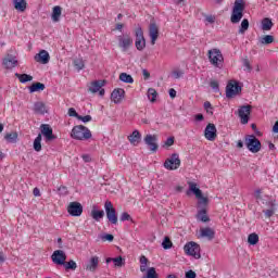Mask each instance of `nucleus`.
I'll list each match as a JSON object with an SVG mask.
<instances>
[{"label": "nucleus", "mask_w": 278, "mask_h": 278, "mask_svg": "<svg viewBox=\"0 0 278 278\" xmlns=\"http://www.w3.org/2000/svg\"><path fill=\"white\" fill-rule=\"evenodd\" d=\"M71 137L74 140H90L92 138V132L90 129L84 125L74 126L71 132Z\"/></svg>", "instance_id": "nucleus-1"}, {"label": "nucleus", "mask_w": 278, "mask_h": 278, "mask_svg": "<svg viewBox=\"0 0 278 278\" xmlns=\"http://www.w3.org/2000/svg\"><path fill=\"white\" fill-rule=\"evenodd\" d=\"M244 16V1L243 0H236L235 5L232 8V13L230 16V22L232 25H238L242 17Z\"/></svg>", "instance_id": "nucleus-2"}, {"label": "nucleus", "mask_w": 278, "mask_h": 278, "mask_svg": "<svg viewBox=\"0 0 278 278\" xmlns=\"http://www.w3.org/2000/svg\"><path fill=\"white\" fill-rule=\"evenodd\" d=\"M208 61L215 68H223L225 64V56H223V52L219 49H211L208 50Z\"/></svg>", "instance_id": "nucleus-3"}, {"label": "nucleus", "mask_w": 278, "mask_h": 278, "mask_svg": "<svg viewBox=\"0 0 278 278\" xmlns=\"http://www.w3.org/2000/svg\"><path fill=\"white\" fill-rule=\"evenodd\" d=\"M245 147L251 153H260L262 151V142L255 135L245 136Z\"/></svg>", "instance_id": "nucleus-4"}, {"label": "nucleus", "mask_w": 278, "mask_h": 278, "mask_svg": "<svg viewBox=\"0 0 278 278\" xmlns=\"http://www.w3.org/2000/svg\"><path fill=\"white\" fill-rule=\"evenodd\" d=\"M104 210L109 223H111V225H118V216L116 215V208H114V204H112L110 200L105 201Z\"/></svg>", "instance_id": "nucleus-5"}, {"label": "nucleus", "mask_w": 278, "mask_h": 278, "mask_svg": "<svg viewBox=\"0 0 278 278\" xmlns=\"http://www.w3.org/2000/svg\"><path fill=\"white\" fill-rule=\"evenodd\" d=\"M193 192V194L199 199L200 205H207L208 199L203 197V191L201 189L197 188V184L189 182V190L186 192L188 197H190V193Z\"/></svg>", "instance_id": "nucleus-6"}, {"label": "nucleus", "mask_w": 278, "mask_h": 278, "mask_svg": "<svg viewBox=\"0 0 278 278\" xmlns=\"http://www.w3.org/2000/svg\"><path fill=\"white\" fill-rule=\"evenodd\" d=\"M181 166V159H179V154L173 153L170 157L166 159L164 162V168L167 170H177Z\"/></svg>", "instance_id": "nucleus-7"}, {"label": "nucleus", "mask_w": 278, "mask_h": 278, "mask_svg": "<svg viewBox=\"0 0 278 278\" xmlns=\"http://www.w3.org/2000/svg\"><path fill=\"white\" fill-rule=\"evenodd\" d=\"M185 253L191 255L194 260H201V247L197 242H189L184 247Z\"/></svg>", "instance_id": "nucleus-8"}, {"label": "nucleus", "mask_w": 278, "mask_h": 278, "mask_svg": "<svg viewBox=\"0 0 278 278\" xmlns=\"http://www.w3.org/2000/svg\"><path fill=\"white\" fill-rule=\"evenodd\" d=\"M135 47L138 51H143V49L147 47V40L144 39V31H142V27L138 26L135 29Z\"/></svg>", "instance_id": "nucleus-9"}, {"label": "nucleus", "mask_w": 278, "mask_h": 278, "mask_svg": "<svg viewBox=\"0 0 278 278\" xmlns=\"http://www.w3.org/2000/svg\"><path fill=\"white\" fill-rule=\"evenodd\" d=\"M251 110L253 106L251 104L242 105L238 110L239 118H241V124L247 125L249 123V116H251Z\"/></svg>", "instance_id": "nucleus-10"}, {"label": "nucleus", "mask_w": 278, "mask_h": 278, "mask_svg": "<svg viewBox=\"0 0 278 278\" xmlns=\"http://www.w3.org/2000/svg\"><path fill=\"white\" fill-rule=\"evenodd\" d=\"M143 142L149 147V150L152 151V153L157 152L159 144H157V135H146L143 138Z\"/></svg>", "instance_id": "nucleus-11"}, {"label": "nucleus", "mask_w": 278, "mask_h": 278, "mask_svg": "<svg viewBox=\"0 0 278 278\" xmlns=\"http://www.w3.org/2000/svg\"><path fill=\"white\" fill-rule=\"evenodd\" d=\"M242 92V87L238 83H228L226 86V97L227 99H231L236 97V94H240Z\"/></svg>", "instance_id": "nucleus-12"}, {"label": "nucleus", "mask_w": 278, "mask_h": 278, "mask_svg": "<svg viewBox=\"0 0 278 278\" xmlns=\"http://www.w3.org/2000/svg\"><path fill=\"white\" fill-rule=\"evenodd\" d=\"M217 132L218 130L216 129V125L210 123L205 129H204V137L206 138V140H208L210 142H214V140H216L217 138Z\"/></svg>", "instance_id": "nucleus-13"}, {"label": "nucleus", "mask_w": 278, "mask_h": 278, "mask_svg": "<svg viewBox=\"0 0 278 278\" xmlns=\"http://www.w3.org/2000/svg\"><path fill=\"white\" fill-rule=\"evenodd\" d=\"M70 216H81L84 214V206L79 202H71L67 206Z\"/></svg>", "instance_id": "nucleus-14"}, {"label": "nucleus", "mask_w": 278, "mask_h": 278, "mask_svg": "<svg viewBox=\"0 0 278 278\" xmlns=\"http://www.w3.org/2000/svg\"><path fill=\"white\" fill-rule=\"evenodd\" d=\"M118 40V47L122 49V51H127L131 45H134V39L129 35H122L117 37Z\"/></svg>", "instance_id": "nucleus-15"}, {"label": "nucleus", "mask_w": 278, "mask_h": 278, "mask_svg": "<svg viewBox=\"0 0 278 278\" xmlns=\"http://www.w3.org/2000/svg\"><path fill=\"white\" fill-rule=\"evenodd\" d=\"M51 260L53 264H58V266H64V263L66 262V253L62 250H56L53 252Z\"/></svg>", "instance_id": "nucleus-16"}, {"label": "nucleus", "mask_w": 278, "mask_h": 278, "mask_svg": "<svg viewBox=\"0 0 278 278\" xmlns=\"http://www.w3.org/2000/svg\"><path fill=\"white\" fill-rule=\"evenodd\" d=\"M41 134L46 138L47 142L55 140V135H53V128L49 124H41Z\"/></svg>", "instance_id": "nucleus-17"}, {"label": "nucleus", "mask_w": 278, "mask_h": 278, "mask_svg": "<svg viewBox=\"0 0 278 278\" xmlns=\"http://www.w3.org/2000/svg\"><path fill=\"white\" fill-rule=\"evenodd\" d=\"M149 36L151 38V45H155L157 38H160V28L155 22H151L149 26Z\"/></svg>", "instance_id": "nucleus-18"}, {"label": "nucleus", "mask_w": 278, "mask_h": 278, "mask_svg": "<svg viewBox=\"0 0 278 278\" xmlns=\"http://www.w3.org/2000/svg\"><path fill=\"white\" fill-rule=\"evenodd\" d=\"M125 99V89H114L111 93V101H113V103H123V100Z\"/></svg>", "instance_id": "nucleus-19"}, {"label": "nucleus", "mask_w": 278, "mask_h": 278, "mask_svg": "<svg viewBox=\"0 0 278 278\" xmlns=\"http://www.w3.org/2000/svg\"><path fill=\"white\" fill-rule=\"evenodd\" d=\"M18 64V60H16V56L12 55V54H8L3 61H2V65L4 66V68L10 70V68H16Z\"/></svg>", "instance_id": "nucleus-20"}, {"label": "nucleus", "mask_w": 278, "mask_h": 278, "mask_svg": "<svg viewBox=\"0 0 278 278\" xmlns=\"http://www.w3.org/2000/svg\"><path fill=\"white\" fill-rule=\"evenodd\" d=\"M49 60H51V56L47 50H41L35 55V62H39V64H49Z\"/></svg>", "instance_id": "nucleus-21"}, {"label": "nucleus", "mask_w": 278, "mask_h": 278, "mask_svg": "<svg viewBox=\"0 0 278 278\" xmlns=\"http://www.w3.org/2000/svg\"><path fill=\"white\" fill-rule=\"evenodd\" d=\"M105 86V80H94L88 86V92L97 94Z\"/></svg>", "instance_id": "nucleus-22"}, {"label": "nucleus", "mask_w": 278, "mask_h": 278, "mask_svg": "<svg viewBox=\"0 0 278 278\" xmlns=\"http://www.w3.org/2000/svg\"><path fill=\"white\" fill-rule=\"evenodd\" d=\"M97 268H99V256H92L87 263L85 269L89 273H97Z\"/></svg>", "instance_id": "nucleus-23"}, {"label": "nucleus", "mask_w": 278, "mask_h": 278, "mask_svg": "<svg viewBox=\"0 0 278 278\" xmlns=\"http://www.w3.org/2000/svg\"><path fill=\"white\" fill-rule=\"evenodd\" d=\"M128 140L130 144L138 147V144H140V140H142V135L139 130H134L132 134L128 136Z\"/></svg>", "instance_id": "nucleus-24"}, {"label": "nucleus", "mask_w": 278, "mask_h": 278, "mask_svg": "<svg viewBox=\"0 0 278 278\" xmlns=\"http://www.w3.org/2000/svg\"><path fill=\"white\" fill-rule=\"evenodd\" d=\"M200 236L202 238H207V240H214V236H216V232L214 231V229L206 227L200 229Z\"/></svg>", "instance_id": "nucleus-25"}, {"label": "nucleus", "mask_w": 278, "mask_h": 278, "mask_svg": "<svg viewBox=\"0 0 278 278\" xmlns=\"http://www.w3.org/2000/svg\"><path fill=\"white\" fill-rule=\"evenodd\" d=\"M274 25L275 24L273 23V20H270L269 17H265L261 22V29L263 31H270Z\"/></svg>", "instance_id": "nucleus-26"}, {"label": "nucleus", "mask_w": 278, "mask_h": 278, "mask_svg": "<svg viewBox=\"0 0 278 278\" xmlns=\"http://www.w3.org/2000/svg\"><path fill=\"white\" fill-rule=\"evenodd\" d=\"M34 112L35 114H47V105L45 104V102H35Z\"/></svg>", "instance_id": "nucleus-27"}, {"label": "nucleus", "mask_w": 278, "mask_h": 278, "mask_svg": "<svg viewBox=\"0 0 278 278\" xmlns=\"http://www.w3.org/2000/svg\"><path fill=\"white\" fill-rule=\"evenodd\" d=\"M60 16H62V7L55 5L52 9V15H51L53 23H60Z\"/></svg>", "instance_id": "nucleus-28"}, {"label": "nucleus", "mask_w": 278, "mask_h": 278, "mask_svg": "<svg viewBox=\"0 0 278 278\" xmlns=\"http://www.w3.org/2000/svg\"><path fill=\"white\" fill-rule=\"evenodd\" d=\"M268 205V210L263 211L266 218H270L271 216H275V207H277V204L275 203V201H269L267 202Z\"/></svg>", "instance_id": "nucleus-29"}, {"label": "nucleus", "mask_w": 278, "mask_h": 278, "mask_svg": "<svg viewBox=\"0 0 278 278\" xmlns=\"http://www.w3.org/2000/svg\"><path fill=\"white\" fill-rule=\"evenodd\" d=\"M103 216H105V212L99 211L97 210V206H93L91 211V217L93 218V220H97V223H99V220H101Z\"/></svg>", "instance_id": "nucleus-30"}, {"label": "nucleus", "mask_w": 278, "mask_h": 278, "mask_svg": "<svg viewBox=\"0 0 278 278\" xmlns=\"http://www.w3.org/2000/svg\"><path fill=\"white\" fill-rule=\"evenodd\" d=\"M15 10L18 12H25L27 10V1L25 0H13Z\"/></svg>", "instance_id": "nucleus-31"}, {"label": "nucleus", "mask_w": 278, "mask_h": 278, "mask_svg": "<svg viewBox=\"0 0 278 278\" xmlns=\"http://www.w3.org/2000/svg\"><path fill=\"white\" fill-rule=\"evenodd\" d=\"M198 220L201 223H210V216H207V210L201 208L197 214Z\"/></svg>", "instance_id": "nucleus-32"}, {"label": "nucleus", "mask_w": 278, "mask_h": 278, "mask_svg": "<svg viewBox=\"0 0 278 278\" xmlns=\"http://www.w3.org/2000/svg\"><path fill=\"white\" fill-rule=\"evenodd\" d=\"M33 147H34L35 151H37V153H40V151H42V134H39L35 138Z\"/></svg>", "instance_id": "nucleus-33"}, {"label": "nucleus", "mask_w": 278, "mask_h": 278, "mask_svg": "<svg viewBox=\"0 0 278 278\" xmlns=\"http://www.w3.org/2000/svg\"><path fill=\"white\" fill-rule=\"evenodd\" d=\"M4 140H7V142L10 144H15V142L18 140V132H8L4 136Z\"/></svg>", "instance_id": "nucleus-34"}, {"label": "nucleus", "mask_w": 278, "mask_h": 278, "mask_svg": "<svg viewBox=\"0 0 278 278\" xmlns=\"http://www.w3.org/2000/svg\"><path fill=\"white\" fill-rule=\"evenodd\" d=\"M15 77H17V79H20L21 84H27V81H33L34 80V76L28 75V74L15 73Z\"/></svg>", "instance_id": "nucleus-35"}, {"label": "nucleus", "mask_w": 278, "mask_h": 278, "mask_svg": "<svg viewBox=\"0 0 278 278\" xmlns=\"http://www.w3.org/2000/svg\"><path fill=\"white\" fill-rule=\"evenodd\" d=\"M42 90H45V84L42 83H35L29 87V92L34 93V92H42Z\"/></svg>", "instance_id": "nucleus-36"}, {"label": "nucleus", "mask_w": 278, "mask_h": 278, "mask_svg": "<svg viewBox=\"0 0 278 278\" xmlns=\"http://www.w3.org/2000/svg\"><path fill=\"white\" fill-rule=\"evenodd\" d=\"M261 45H273L275 42V37L273 35H265L258 39Z\"/></svg>", "instance_id": "nucleus-37"}, {"label": "nucleus", "mask_w": 278, "mask_h": 278, "mask_svg": "<svg viewBox=\"0 0 278 278\" xmlns=\"http://www.w3.org/2000/svg\"><path fill=\"white\" fill-rule=\"evenodd\" d=\"M248 242L252 247H255V244H257L260 242V236H257V233H255V232L250 233L248 236Z\"/></svg>", "instance_id": "nucleus-38"}, {"label": "nucleus", "mask_w": 278, "mask_h": 278, "mask_svg": "<svg viewBox=\"0 0 278 278\" xmlns=\"http://www.w3.org/2000/svg\"><path fill=\"white\" fill-rule=\"evenodd\" d=\"M119 81H123L124 84H134V77L127 73L119 74Z\"/></svg>", "instance_id": "nucleus-39"}, {"label": "nucleus", "mask_w": 278, "mask_h": 278, "mask_svg": "<svg viewBox=\"0 0 278 278\" xmlns=\"http://www.w3.org/2000/svg\"><path fill=\"white\" fill-rule=\"evenodd\" d=\"M140 271L141 273H147L148 264H149V258L147 256L142 255L140 256Z\"/></svg>", "instance_id": "nucleus-40"}, {"label": "nucleus", "mask_w": 278, "mask_h": 278, "mask_svg": "<svg viewBox=\"0 0 278 278\" xmlns=\"http://www.w3.org/2000/svg\"><path fill=\"white\" fill-rule=\"evenodd\" d=\"M148 99L151 103H155L157 99V91L153 88L148 89Z\"/></svg>", "instance_id": "nucleus-41"}, {"label": "nucleus", "mask_w": 278, "mask_h": 278, "mask_svg": "<svg viewBox=\"0 0 278 278\" xmlns=\"http://www.w3.org/2000/svg\"><path fill=\"white\" fill-rule=\"evenodd\" d=\"M65 270H77V263L73 260L63 264Z\"/></svg>", "instance_id": "nucleus-42"}, {"label": "nucleus", "mask_w": 278, "mask_h": 278, "mask_svg": "<svg viewBox=\"0 0 278 278\" xmlns=\"http://www.w3.org/2000/svg\"><path fill=\"white\" fill-rule=\"evenodd\" d=\"M113 263L116 268H122V266H125V260H123V256L114 257Z\"/></svg>", "instance_id": "nucleus-43"}, {"label": "nucleus", "mask_w": 278, "mask_h": 278, "mask_svg": "<svg viewBox=\"0 0 278 278\" xmlns=\"http://www.w3.org/2000/svg\"><path fill=\"white\" fill-rule=\"evenodd\" d=\"M143 278H159L157 271L155 270V267H150V268L147 270L146 277H143Z\"/></svg>", "instance_id": "nucleus-44"}, {"label": "nucleus", "mask_w": 278, "mask_h": 278, "mask_svg": "<svg viewBox=\"0 0 278 278\" xmlns=\"http://www.w3.org/2000/svg\"><path fill=\"white\" fill-rule=\"evenodd\" d=\"M249 29V20L244 18L241 22L239 34H244Z\"/></svg>", "instance_id": "nucleus-45"}, {"label": "nucleus", "mask_w": 278, "mask_h": 278, "mask_svg": "<svg viewBox=\"0 0 278 278\" xmlns=\"http://www.w3.org/2000/svg\"><path fill=\"white\" fill-rule=\"evenodd\" d=\"M162 247L165 250L172 249L173 248V241H170V239L168 237H165L163 242H162Z\"/></svg>", "instance_id": "nucleus-46"}, {"label": "nucleus", "mask_w": 278, "mask_h": 278, "mask_svg": "<svg viewBox=\"0 0 278 278\" xmlns=\"http://www.w3.org/2000/svg\"><path fill=\"white\" fill-rule=\"evenodd\" d=\"M74 66H75V68H77V71H83V68L85 66L84 60H81V59L74 60Z\"/></svg>", "instance_id": "nucleus-47"}, {"label": "nucleus", "mask_w": 278, "mask_h": 278, "mask_svg": "<svg viewBox=\"0 0 278 278\" xmlns=\"http://www.w3.org/2000/svg\"><path fill=\"white\" fill-rule=\"evenodd\" d=\"M119 220H121L122 223H125V220L134 222V218H131V215H129V213L124 212V213H122V215H121V217H119Z\"/></svg>", "instance_id": "nucleus-48"}, {"label": "nucleus", "mask_w": 278, "mask_h": 278, "mask_svg": "<svg viewBox=\"0 0 278 278\" xmlns=\"http://www.w3.org/2000/svg\"><path fill=\"white\" fill-rule=\"evenodd\" d=\"M204 110L207 112V114H214V108H212V103L210 101L204 102Z\"/></svg>", "instance_id": "nucleus-49"}, {"label": "nucleus", "mask_w": 278, "mask_h": 278, "mask_svg": "<svg viewBox=\"0 0 278 278\" xmlns=\"http://www.w3.org/2000/svg\"><path fill=\"white\" fill-rule=\"evenodd\" d=\"M175 144V137H169L164 142L163 147H173Z\"/></svg>", "instance_id": "nucleus-50"}, {"label": "nucleus", "mask_w": 278, "mask_h": 278, "mask_svg": "<svg viewBox=\"0 0 278 278\" xmlns=\"http://www.w3.org/2000/svg\"><path fill=\"white\" fill-rule=\"evenodd\" d=\"M77 121H81L83 123H90V121H92V116H90V115H86V116L78 115Z\"/></svg>", "instance_id": "nucleus-51"}, {"label": "nucleus", "mask_w": 278, "mask_h": 278, "mask_svg": "<svg viewBox=\"0 0 278 278\" xmlns=\"http://www.w3.org/2000/svg\"><path fill=\"white\" fill-rule=\"evenodd\" d=\"M243 66L247 68V71L249 73H251V71H253V67L251 66V62H249V59H243Z\"/></svg>", "instance_id": "nucleus-52"}, {"label": "nucleus", "mask_w": 278, "mask_h": 278, "mask_svg": "<svg viewBox=\"0 0 278 278\" xmlns=\"http://www.w3.org/2000/svg\"><path fill=\"white\" fill-rule=\"evenodd\" d=\"M68 116H73L74 118H77V119L79 118V114L73 108L68 109Z\"/></svg>", "instance_id": "nucleus-53"}, {"label": "nucleus", "mask_w": 278, "mask_h": 278, "mask_svg": "<svg viewBox=\"0 0 278 278\" xmlns=\"http://www.w3.org/2000/svg\"><path fill=\"white\" fill-rule=\"evenodd\" d=\"M210 86H211V88H212L213 90H215V92H218V90H219L218 81L212 80V81L210 83Z\"/></svg>", "instance_id": "nucleus-54"}, {"label": "nucleus", "mask_w": 278, "mask_h": 278, "mask_svg": "<svg viewBox=\"0 0 278 278\" xmlns=\"http://www.w3.org/2000/svg\"><path fill=\"white\" fill-rule=\"evenodd\" d=\"M185 277L186 278H197V273H194V270L190 269V270L186 271Z\"/></svg>", "instance_id": "nucleus-55"}, {"label": "nucleus", "mask_w": 278, "mask_h": 278, "mask_svg": "<svg viewBox=\"0 0 278 278\" xmlns=\"http://www.w3.org/2000/svg\"><path fill=\"white\" fill-rule=\"evenodd\" d=\"M173 76L175 79H179L180 77H184V72L181 71H174Z\"/></svg>", "instance_id": "nucleus-56"}, {"label": "nucleus", "mask_w": 278, "mask_h": 278, "mask_svg": "<svg viewBox=\"0 0 278 278\" xmlns=\"http://www.w3.org/2000/svg\"><path fill=\"white\" fill-rule=\"evenodd\" d=\"M60 194L66 195L68 194V189L64 186L59 187Z\"/></svg>", "instance_id": "nucleus-57"}, {"label": "nucleus", "mask_w": 278, "mask_h": 278, "mask_svg": "<svg viewBox=\"0 0 278 278\" xmlns=\"http://www.w3.org/2000/svg\"><path fill=\"white\" fill-rule=\"evenodd\" d=\"M102 240H108V242H112L114 240V236L106 233L102 237Z\"/></svg>", "instance_id": "nucleus-58"}, {"label": "nucleus", "mask_w": 278, "mask_h": 278, "mask_svg": "<svg viewBox=\"0 0 278 278\" xmlns=\"http://www.w3.org/2000/svg\"><path fill=\"white\" fill-rule=\"evenodd\" d=\"M83 160H84V162H86V163H88V162H92V157H90V155L89 154H83Z\"/></svg>", "instance_id": "nucleus-59"}, {"label": "nucleus", "mask_w": 278, "mask_h": 278, "mask_svg": "<svg viewBox=\"0 0 278 278\" xmlns=\"http://www.w3.org/2000/svg\"><path fill=\"white\" fill-rule=\"evenodd\" d=\"M205 21H206L207 23H215L216 17H214L213 15H207V16L205 17Z\"/></svg>", "instance_id": "nucleus-60"}, {"label": "nucleus", "mask_w": 278, "mask_h": 278, "mask_svg": "<svg viewBox=\"0 0 278 278\" xmlns=\"http://www.w3.org/2000/svg\"><path fill=\"white\" fill-rule=\"evenodd\" d=\"M169 97H170V99H175V97H177V90H175V89H169Z\"/></svg>", "instance_id": "nucleus-61"}, {"label": "nucleus", "mask_w": 278, "mask_h": 278, "mask_svg": "<svg viewBox=\"0 0 278 278\" xmlns=\"http://www.w3.org/2000/svg\"><path fill=\"white\" fill-rule=\"evenodd\" d=\"M142 75H143V79H149V77H151V73H149V71L147 70H142Z\"/></svg>", "instance_id": "nucleus-62"}, {"label": "nucleus", "mask_w": 278, "mask_h": 278, "mask_svg": "<svg viewBox=\"0 0 278 278\" xmlns=\"http://www.w3.org/2000/svg\"><path fill=\"white\" fill-rule=\"evenodd\" d=\"M194 118H195V121H198V122H201V121H204V116H203V114H197L195 116H194Z\"/></svg>", "instance_id": "nucleus-63"}, {"label": "nucleus", "mask_w": 278, "mask_h": 278, "mask_svg": "<svg viewBox=\"0 0 278 278\" xmlns=\"http://www.w3.org/2000/svg\"><path fill=\"white\" fill-rule=\"evenodd\" d=\"M33 194L34 197H40V189H38V187L34 188Z\"/></svg>", "instance_id": "nucleus-64"}]
</instances>
